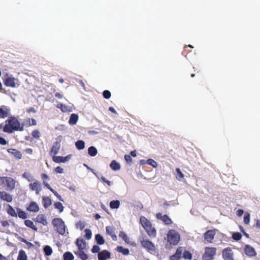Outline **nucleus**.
Masks as SVG:
<instances>
[{
  "label": "nucleus",
  "instance_id": "obj_1",
  "mask_svg": "<svg viewBox=\"0 0 260 260\" xmlns=\"http://www.w3.org/2000/svg\"><path fill=\"white\" fill-rule=\"evenodd\" d=\"M6 123L3 128L4 132L6 133H12L15 131H23V125L21 126L18 119L14 117H10L6 121Z\"/></svg>",
  "mask_w": 260,
  "mask_h": 260
},
{
  "label": "nucleus",
  "instance_id": "obj_2",
  "mask_svg": "<svg viewBox=\"0 0 260 260\" xmlns=\"http://www.w3.org/2000/svg\"><path fill=\"white\" fill-rule=\"evenodd\" d=\"M180 238V234L175 230H170L167 234V240L170 246L177 245Z\"/></svg>",
  "mask_w": 260,
  "mask_h": 260
},
{
  "label": "nucleus",
  "instance_id": "obj_3",
  "mask_svg": "<svg viewBox=\"0 0 260 260\" xmlns=\"http://www.w3.org/2000/svg\"><path fill=\"white\" fill-rule=\"evenodd\" d=\"M52 223L59 234L63 235L65 233L66 226L64 221L61 218H54L53 219Z\"/></svg>",
  "mask_w": 260,
  "mask_h": 260
},
{
  "label": "nucleus",
  "instance_id": "obj_4",
  "mask_svg": "<svg viewBox=\"0 0 260 260\" xmlns=\"http://www.w3.org/2000/svg\"><path fill=\"white\" fill-rule=\"evenodd\" d=\"M0 182L6 186L7 190H12L15 187L16 181L11 177H1Z\"/></svg>",
  "mask_w": 260,
  "mask_h": 260
},
{
  "label": "nucleus",
  "instance_id": "obj_5",
  "mask_svg": "<svg viewBox=\"0 0 260 260\" xmlns=\"http://www.w3.org/2000/svg\"><path fill=\"white\" fill-rule=\"evenodd\" d=\"M216 253V248L215 247H206L205 248V252L202 256L203 260H212Z\"/></svg>",
  "mask_w": 260,
  "mask_h": 260
},
{
  "label": "nucleus",
  "instance_id": "obj_6",
  "mask_svg": "<svg viewBox=\"0 0 260 260\" xmlns=\"http://www.w3.org/2000/svg\"><path fill=\"white\" fill-rule=\"evenodd\" d=\"M61 139L62 137L59 136L57 137V141L53 143V146L49 153L50 155H52V154H53V155H55L58 153L61 147L60 142L61 141Z\"/></svg>",
  "mask_w": 260,
  "mask_h": 260
},
{
  "label": "nucleus",
  "instance_id": "obj_7",
  "mask_svg": "<svg viewBox=\"0 0 260 260\" xmlns=\"http://www.w3.org/2000/svg\"><path fill=\"white\" fill-rule=\"evenodd\" d=\"M222 256L224 260H234V252L231 247L223 249Z\"/></svg>",
  "mask_w": 260,
  "mask_h": 260
},
{
  "label": "nucleus",
  "instance_id": "obj_8",
  "mask_svg": "<svg viewBox=\"0 0 260 260\" xmlns=\"http://www.w3.org/2000/svg\"><path fill=\"white\" fill-rule=\"evenodd\" d=\"M141 244L148 251H154L155 250L154 244L148 240L143 239L141 240Z\"/></svg>",
  "mask_w": 260,
  "mask_h": 260
},
{
  "label": "nucleus",
  "instance_id": "obj_9",
  "mask_svg": "<svg viewBox=\"0 0 260 260\" xmlns=\"http://www.w3.org/2000/svg\"><path fill=\"white\" fill-rule=\"evenodd\" d=\"M29 188L31 191H35L37 194H39L42 190V185L40 182L35 180L29 184Z\"/></svg>",
  "mask_w": 260,
  "mask_h": 260
},
{
  "label": "nucleus",
  "instance_id": "obj_10",
  "mask_svg": "<svg viewBox=\"0 0 260 260\" xmlns=\"http://www.w3.org/2000/svg\"><path fill=\"white\" fill-rule=\"evenodd\" d=\"M216 234L215 230H210L207 231L204 234V240L207 243H211L212 242Z\"/></svg>",
  "mask_w": 260,
  "mask_h": 260
},
{
  "label": "nucleus",
  "instance_id": "obj_11",
  "mask_svg": "<svg viewBox=\"0 0 260 260\" xmlns=\"http://www.w3.org/2000/svg\"><path fill=\"white\" fill-rule=\"evenodd\" d=\"M72 157L71 154L68 155L66 157L53 155L52 159L56 163H64L69 161Z\"/></svg>",
  "mask_w": 260,
  "mask_h": 260
},
{
  "label": "nucleus",
  "instance_id": "obj_12",
  "mask_svg": "<svg viewBox=\"0 0 260 260\" xmlns=\"http://www.w3.org/2000/svg\"><path fill=\"white\" fill-rule=\"evenodd\" d=\"M16 79L12 77H7L4 80V84L6 86L15 87Z\"/></svg>",
  "mask_w": 260,
  "mask_h": 260
},
{
  "label": "nucleus",
  "instance_id": "obj_13",
  "mask_svg": "<svg viewBox=\"0 0 260 260\" xmlns=\"http://www.w3.org/2000/svg\"><path fill=\"white\" fill-rule=\"evenodd\" d=\"M244 251H245V253L248 256H250V257L254 256L256 254V253L255 252L254 248L249 245H245V248H244Z\"/></svg>",
  "mask_w": 260,
  "mask_h": 260
},
{
  "label": "nucleus",
  "instance_id": "obj_14",
  "mask_svg": "<svg viewBox=\"0 0 260 260\" xmlns=\"http://www.w3.org/2000/svg\"><path fill=\"white\" fill-rule=\"evenodd\" d=\"M183 251V247H178L175 254L171 255L170 257V260H179L181 258L182 253Z\"/></svg>",
  "mask_w": 260,
  "mask_h": 260
},
{
  "label": "nucleus",
  "instance_id": "obj_15",
  "mask_svg": "<svg viewBox=\"0 0 260 260\" xmlns=\"http://www.w3.org/2000/svg\"><path fill=\"white\" fill-rule=\"evenodd\" d=\"M0 199L7 202H11L13 200L12 196L4 191H0Z\"/></svg>",
  "mask_w": 260,
  "mask_h": 260
},
{
  "label": "nucleus",
  "instance_id": "obj_16",
  "mask_svg": "<svg viewBox=\"0 0 260 260\" xmlns=\"http://www.w3.org/2000/svg\"><path fill=\"white\" fill-rule=\"evenodd\" d=\"M106 233L109 235L113 241L117 240V236L115 233V228L113 226H109L106 228Z\"/></svg>",
  "mask_w": 260,
  "mask_h": 260
},
{
  "label": "nucleus",
  "instance_id": "obj_17",
  "mask_svg": "<svg viewBox=\"0 0 260 260\" xmlns=\"http://www.w3.org/2000/svg\"><path fill=\"white\" fill-rule=\"evenodd\" d=\"M27 210L29 212L36 213L39 211V207L36 202L32 201L27 208Z\"/></svg>",
  "mask_w": 260,
  "mask_h": 260
},
{
  "label": "nucleus",
  "instance_id": "obj_18",
  "mask_svg": "<svg viewBox=\"0 0 260 260\" xmlns=\"http://www.w3.org/2000/svg\"><path fill=\"white\" fill-rule=\"evenodd\" d=\"M110 253L106 250H104L98 254V259L99 260H106L110 258Z\"/></svg>",
  "mask_w": 260,
  "mask_h": 260
},
{
  "label": "nucleus",
  "instance_id": "obj_19",
  "mask_svg": "<svg viewBox=\"0 0 260 260\" xmlns=\"http://www.w3.org/2000/svg\"><path fill=\"white\" fill-rule=\"evenodd\" d=\"M35 221L44 225H46L48 224L47 219L44 214H39L37 215Z\"/></svg>",
  "mask_w": 260,
  "mask_h": 260
},
{
  "label": "nucleus",
  "instance_id": "obj_20",
  "mask_svg": "<svg viewBox=\"0 0 260 260\" xmlns=\"http://www.w3.org/2000/svg\"><path fill=\"white\" fill-rule=\"evenodd\" d=\"M140 221L141 224L144 229H147L149 226L151 225L150 221L144 216H141L140 217Z\"/></svg>",
  "mask_w": 260,
  "mask_h": 260
},
{
  "label": "nucleus",
  "instance_id": "obj_21",
  "mask_svg": "<svg viewBox=\"0 0 260 260\" xmlns=\"http://www.w3.org/2000/svg\"><path fill=\"white\" fill-rule=\"evenodd\" d=\"M76 245L78 247V250H84L86 248V242L82 239H78L76 241Z\"/></svg>",
  "mask_w": 260,
  "mask_h": 260
},
{
  "label": "nucleus",
  "instance_id": "obj_22",
  "mask_svg": "<svg viewBox=\"0 0 260 260\" xmlns=\"http://www.w3.org/2000/svg\"><path fill=\"white\" fill-rule=\"evenodd\" d=\"M8 152L9 153L13 155L16 158L18 159H21L22 157V154L20 151L16 149H8Z\"/></svg>",
  "mask_w": 260,
  "mask_h": 260
},
{
  "label": "nucleus",
  "instance_id": "obj_23",
  "mask_svg": "<svg viewBox=\"0 0 260 260\" xmlns=\"http://www.w3.org/2000/svg\"><path fill=\"white\" fill-rule=\"evenodd\" d=\"M44 184L46 186L60 201H63L62 198L49 185L48 183L44 182Z\"/></svg>",
  "mask_w": 260,
  "mask_h": 260
},
{
  "label": "nucleus",
  "instance_id": "obj_24",
  "mask_svg": "<svg viewBox=\"0 0 260 260\" xmlns=\"http://www.w3.org/2000/svg\"><path fill=\"white\" fill-rule=\"evenodd\" d=\"M145 230L149 236L151 237H155L156 236V230L151 225Z\"/></svg>",
  "mask_w": 260,
  "mask_h": 260
},
{
  "label": "nucleus",
  "instance_id": "obj_25",
  "mask_svg": "<svg viewBox=\"0 0 260 260\" xmlns=\"http://www.w3.org/2000/svg\"><path fill=\"white\" fill-rule=\"evenodd\" d=\"M75 253L76 255L82 260H86L88 258V255L83 251V250H78Z\"/></svg>",
  "mask_w": 260,
  "mask_h": 260
},
{
  "label": "nucleus",
  "instance_id": "obj_26",
  "mask_svg": "<svg viewBox=\"0 0 260 260\" xmlns=\"http://www.w3.org/2000/svg\"><path fill=\"white\" fill-rule=\"evenodd\" d=\"M110 168L114 171H118L120 169V165L116 161L113 160L110 164Z\"/></svg>",
  "mask_w": 260,
  "mask_h": 260
},
{
  "label": "nucleus",
  "instance_id": "obj_27",
  "mask_svg": "<svg viewBox=\"0 0 260 260\" xmlns=\"http://www.w3.org/2000/svg\"><path fill=\"white\" fill-rule=\"evenodd\" d=\"M176 178L177 180L179 181H183L184 179V174L181 171L180 169L179 168L176 169Z\"/></svg>",
  "mask_w": 260,
  "mask_h": 260
},
{
  "label": "nucleus",
  "instance_id": "obj_28",
  "mask_svg": "<svg viewBox=\"0 0 260 260\" xmlns=\"http://www.w3.org/2000/svg\"><path fill=\"white\" fill-rule=\"evenodd\" d=\"M78 120V116L76 114H72L71 115L69 123L71 125H74L76 124Z\"/></svg>",
  "mask_w": 260,
  "mask_h": 260
},
{
  "label": "nucleus",
  "instance_id": "obj_29",
  "mask_svg": "<svg viewBox=\"0 0 260 260\" xmlns=\"http://www.w3.org/2000/svg\"><path fill=\"white\" fill-rule=\"evenodd\" d=\"M22 177L31 183L35 180L34 176L28 172H24L22 175Z\"/></svg>",
  "mask_w": 260,
  "mask_h": 260
},
{
  "label": "nucleus",
  "instance_id": "obj_30",
  "mask_svg": "<svg viewBox=\"0 0 260 260\" xmlns=\"http://www.w3.org/2000/svg\"><path fill=\"white\" fill-rule=\"evenodd\" d=\"M120 205L119 200H113L110 202V207L112 209H118Z\"/></svg>",
  "mask_w": 260,
  "mask_h": 260
},
{
  "label": "nucleus",
  "instance_id": "obj_31",
  "mask_svg": "<svg viewBox=\"0 0 260 260\" xmlns=\"http://www.w3.org/2000/svg\"><path fill=\"white\" fill-rule=\"evenodd\" d=\"M24 223L26 226L31 229L35 231H37L38 230L37 228L35 225L34 222L30 220H25L24 221Z\"/></svg>",
  "mask_w": 260,
  "mask_h": 260
},
{
  "label": "nucleus",
  "instance_id": "obj_32",
  "mask_svg": "<svg viewBox=\"0 0 260 260\" xmlns=\"http://www.w3.org/2000/svg\"><path fill=\"white\" fill-rule=\"evenodd\" d=\"M88 153L91 156H95L98 153L96 148L94 146H90L88 149Z\"/></svg>",
  "mask_w": 260,
  "mask_h": 260
},
{
  "label": "nucleus",
  "instance_id": "obj_33",
  "mask_svg": "<svg viewBox=\"0 0 260 260\" xmlns=\"http://www.w3.org/2000/svg\"><path fill=\"white\" fill-rule=\"evenodd\" d=\"M85 142L82 140H78L75 142V146L78 150H82L85 148Z\"/></svg>",
  "mask_w": 260,
  "mask_h": 260
},
{
  "label": "nucleus",
  "instance_id": "obj_34",
  "mask_svg": "<svg viewBox=\"0 0 260 260\" xmlns=\"http://www.w3.org/2000/svg\"><path fill=\"white\" fill-rule=\"evenodd\" d=\"M17 214L19 218H22L23 219H25L27 218V215L25 212L21 210V209H20L19 208H18L17 209Z\"/></svg>",
  "mask_w": 260,
  "mask_h": 260
},
{
  "label": "nucleus",
  "instance_id": "obj_35",
  "mask_svg": "<svg viewBox=\"0 0 260 260\" xmlns=\"http://www.w3.org/2000/svg\"><path fill=\"white\" fill-rule=\"evenodd\" d=\"M43 206L45 208H47L52 203L51 200L49 197H43Z\"/></svg>",
  "mask_w": 260,
  "mask_h": 260
},
{
  "label": "nucleus",
  "instance_id": "obj_36",
  "mask_svg": "<svg viewBox=\"0 0 260 260\" xmlns=\"http://www.w3.org/2000/svg\"><path fill=\"white\" fill-rule=\"evenodd\" d=\"M117 250L119 252H120L125 255H127L129 253V249L127 248H123L122 246H118Z\"/></svg>",
  "mask_w": 260,
  "mask_h": 260
},
{
  "label": "nucleus",
  "instance_id": "obj_37",
  "mask_svg": "<svg viewBox=\"0 0 260 260\" xmlns=\"http://www.w3.org/2000/svg\"><path fill=\"white\" fill-rule=\"evenodd\" d=\"M27 255L24 250H21L19 251L17 260H27Z\"/></svg>",
  "mask_w": 260,
  "mask_h": 260
},
{
  "label": "nucleus",
  "instance_id": "obj_38",
  "mask_svg": "<svg viewBox=\"0 0 260 260\" xmlns=\"http://www.w3.org/2000/svg\"><path fill=\"white\" fill-rule=\"evenodd\" d=\"M119 236L121 237L125 243L128 244L130 243V240L127 235L124 232L122 231L120 232Z\"/></svg>",
  "mask_w": 260,
  "mask_h": 260
},
{
  "label": "nucleus",
  "instance_id": "obj_39",
  "mask_svg": "<svg viewBox=\"0 0 260 260\" xmlns=\"http://www.w3.org/2000/svg\"><path fill=\"white\" fill-rule=\"evenodd\" d=\"M97 243L99 245H103L105 243V240L103 236L100 234H97L95 237Z\"/></svg>",
  "mask_w": 260,
  "mask_h": 260
},
{
  "label": "nucleus",
  "instance_id": "obj_40",
  "mask_svg": "<svg viewBox=\"0 0 260 260\" xmlns=\"http://www.w3.org/2000/svg\"><path fill=\"white\" fill-rule=\"evenodd\" d=\"M7 212L11 216L17 217V213L16 212L15 210L10 205H8Z\"/></svg>",
  "mask_w": 260,
  "mask_h": 260
},
{
  "label": "nucleus",
  "instance_id": "obj_41",
  "mask_svg": "<svg viewBox=\"0 0 260 260\" xmlns=\"http://www.w3.org/2000/svg\"><path fill=\"white\" fill-rule=\"evenodd\" d=\"M74 258V255L70 252H66L63 254L64 260H73Z\"/></svg>",
  "mask_w": 260,
  "mask_h": 260
},
{
  "label": "nucleus",
  "instance_id": "obj_42",
  "mask_svg": "<svg viewBox=\"0 0 260 260\" xmlns=\"http://www.w3.org/2000/svg\"><path fill=\"white\" fill-rule=\"evenodd\" d=\"M44 251L46 255L49 256L52 253V249L50 246L46 245L44 248Z\"/></svg>",
  "mask_w": 260,
  "mask_h": 260
},
{
  "label": "nucleus",
  "instance_id": "obj_43",
  "mask_svg": "<svg viewBox=\"0 0 260 260\" xmlns=\"http://www.w3.org/2000/svg\"><path fill=\"white\" fill-rule=\"evenodd\" d=\"M146 164L152 166L154 168H156L158 166L156 161L150 158L146 160Z\"/></svg>",
  "mask_w": 260,
  "mask_h": 260
},
{
  "label": "nucleus",
  "instance_id": "obj_44",
  "mask_svg": "<svg viewBox=\"0 0 260 260\" xmlns=\"http://www.w3.org/2000/svg\"><path fill=\"white\" fill-rule=\"evenodd\" d=\"M54 206L56 209L59 210V211L60 213L63 211L64 207H63L62 204L60 202L55 203L54 204Z\"/></svg>",
  "mask_w": 260,
  "mask_h": 260
},
{
  "label": "nucleus",
  "instance_id": "obj_45",
  "mask_svg": "<svg viewBox=\"0 0 260 260\" xmlns=\"http://www.w3.org/2000/svg\"><path fill=\"white\" fill-rule=\"evenodd\" d=\"M162 221L166 224H170L172 223V220L167 215H164L163 216V218L162 219Z\"/></svg>",
  "mask_w": 260,
  "mask_h": 260
},
{
  "label": "nucleus",
  "instance_id": "obj_46",
  "mask_svg": "<svg viewBox=\"0 0 260 260\" xmlns=\"http://www.w3.org/2000/svg\"><path fill=\"white\" fill-rule=\"evenodd\" d=\"M232 238L236 241H239L241 239L242 235L239 232L233 233L232 234Z\"/></svg>",
  "mask_w": 260,
  "mask_h": 260
},
{
  "label": "nucleus",
  "instance_id": "obj_47",
  "mask_svg": "<svg viewBox=\"0 0 260 260\" xmlns=\"http://www.w3.org/2000/svg\"><path fill=\"white\" fill-rule=\"evenodd\" d=\"M183 256L185 259H191L192 254L188 251H185L183 253Z\"/></svg>",
  "mask_w": 260,
  "mask_h": 260
},
{
  "label": "nucleus",
  "instance_id": "obj_48",
  "mask_svg": "<svg viewBox=\"0 0 260 260\" xmlns=\"http://www.w3.org/2000/svg\"><path fill=\"white\" fill-rule=\"evenodd\" d=\"M76 226L77 229L82 230L85 226V223L83 221H80L76 223Z\"/></svg>",
  "mask_w": 260,
  "mask_h": 260
},
{
  "label": "nucleus",
  "instance_id": "obj_49",
  "mask_svg": "<svg viewBox=\"0 0 260 260\" xmlns=\"http://www.w3.org/2000/svg\"><path fill=\"white\" fill-rule=\"evenodd\" d=\"M85 233V237L87 240H90L91 238L92 233L90 230L85 229L84 231Z\"/></svg>",
  "mask_w": 260,
  "mask_h": 260
},
{
  "label": "nucleus",
  "instance_id": "obj_50",
  "mask_svg": "<svg viewBox=\"0 0 260 260\" xmlns=\"http://www.w3.org/2000/svg\"><path fill=\"white\" fill-rule=\"evenodd\" d=\"M244 222L245 224H249L250 222V214L246 213L244 216Z\"/></svg>",
  "mask_w": 260,
  "mask_h": 260
},
{
  "label": "nucleus",
  "instance_id": "obj_51",
  "mask_svg": "<svg viewBox=\"0 0 260 260\" xmlns=\"http://www.w3.org/2000/svg\"><path fill=\"white\" fill-rule=\"evenodd\" d=\"M8 116V113L0 108V118H5Z\"/></svg>",
  "mask_w": 260,
  "mask_h": 260
},
{
  "label": "nucleus",
  "instance_id": "obj_52",
  "mask_svg": "<svg viewBox=\"0 0 260 260\" xmlns=\"http://www.w3.org/2000/svg\"><path fill=\"white\" fill-rule=\"evenodd\" d=\"M103 96L106 99H109L111 95V92L109 90H104L103 92Z\"/></svg>",
  "mask_w": 260,
  "mask_h": 260
},
{
  "label": "nucleus",
  "instance_id": "obj_53",
  "mask_svg": "<svg viewBox=\"0 0 260 260\" xmlns=\"http://www.w3.org/2000/svg\"><path fill=\"white\" fill-rule=\"evenodd\" d=\"M71 108H70L68 106H67L64 105H62V106H61V108L60 109L61 111L63 112H70L71 111Z\"/></svg>",
  "mask_w": 260,
  "mask_h": 260
},
{
  "label": "nucleus",
  "instance_id": "obj_54",
  "mask_svg": "<svg viewBox=\"0 0 260 260\" xmlns=\"http://www.w3.org/2000/svg\"><path fill=\"white\" fill-rule=\"evenodd\" d=\"M67 186L71 190L74 191V192L76 191L78 189V187L75 184H70L69 185H68Z\"/></svg>",
  "mask_w": 260,
  "mask_h": 260
},
{
  "label": "nucleus",
  "instance_id": "obj_55",
  "mask_svg": "<svg viewBox=\"0 0 260 260\" xmlns=\"http://www.w3.org/2000/svg\"><path fill=\"white\" fill-rule=\"evenodd\" d=\"M100 247L98 245H94L91 249V251L92 253H97L99 252L100 250Z\"/></svg>",
  "mask_w": 260,
  "mask_h": 260
},
{
  "label": "nucleus",
  "instance_id": "obj_56",
  "mask_svg": "<svg viewBox=\"0 0 260 260\" xmlns=\"http://www.w3.org/2000/svg\"><path fill=\"white\" fill-rule=\"evenodd\" d=\"M84 166H85L87 169L89 170H90L94 175H95V176L98 178V179H100V177L99 176V175L94 171V170L92 169H91V168H90L89 167H88L87 165L86 164H84Z\"/></svg>",
  "mask_w": 260,
  "mask_h": 260
},
{
  "label": "nucleus",
  "instance_id": "obj_57",
  "mask_svg": "<svg viewBox=\"0 0 260 260\" xmlns=\"http://www.w3.org/2000/svg\"><path fill=\"white\" fill-rule=\"evenodd\" d=\"M32 136L35 138H39L40 136V132L37 130L34 131L32 132Z\"/></svg>",
  "mask_w": 260,
  "mask_h": 260
},
{
  "label": "nucleus",
  "instance_id": "obj_58",
  "mask_svg": "<svg viewBox=\"0 0 260 260\" xmlns=\"http://www.w3.org/2000/svg\"><path fill=\"white\" fill-rule=\"evenodd\" d=\"M101 180H102L103 182H104L106 183L108 186H111V185H112V182H110V181H109V180H107V179H106V178H105V177H103V176H102V177H101Z\"/></svg>",
  "mask_w": 260,
  "mask_h": 260
},
{
  "label": "nucleus",
  "instance_id": "obj_59",
  "mask_svg": "<svg viewBox=\"0 0 260 260\" xmlns=\"http://www.w3.org/2000/svg\"><path fill=\"white\" fill-rule=\"evenodd\" d=\"M124 159L127 163L132 164V158L131 156L129 155H125Z\"/></svg>",
  "mask_w": 260,
  "mask_h": 260
},
{
  "label": "nucleus",
  "instance_id": "obj_60",
  "mask_svg": "<svg viewBox=\"0 0 260 260\" xmlns=\"http://www.w3.org/2000/svg\"><path fill=\"white\" fill-rule=\"evenodd\" d=\"M55 171L56 173H60V174H62L63 173V169L60 167H57L55 169Z\"/></svg>",
  "mask_w": 260,
  "mask_h": 260
},
{
  "label": "nucleus",
  "instance_id": "obj_61",
  "mask_svg": "<svg viewBox=\"0 0 260 260\" xmlns=\"http://www.w3.org/2000/svg\"><path fill=\"white\" fill-rule=\"evenodd\" d=\"M0 144L2 145H5L7 144V142L4 138L0 137Z\"/></svg>",
  "mask_w": 260,
  "mask_h": 260
},
{
  "label": "nucleus",
  "instance_id": "obj_62",
  "mask_svg": "<svg viewBox=\"0 0 260 260\" xmlns=\"http://www.w3.org/2000/svg\"><path fill=\"white\" fill-rule=\"evenodd\" d=\"M244 213V211L242 209H239L237 211V215L239 217L241 216Z\"/></svg>",
  "mask_w": 260,
  "mask_h": 260
},
{
  "label": "nucleus",
  "instance_id": "obj_63",
  "mask_svg": "<svg viewBox=\"0 0 260 260\" xmlns=\"http://www.w3.org/2000/svg\"><path fill=\"white\" fill-rule=\"evenodd\" d=\"M1 224L3 226H5V227L8 226L9 225V223L8 221H2Z\"/></svg>",
  "mask_w": 260,
  "mask_h": 260
},
{
  "label": "nucleus",
  "instance_id": "obj_64",
  "mask_svg": "<svg viewBox=\"0 0 260 260\" xmlns=\"http://www.w3.org/2000/svg\"><path fill=\"white\" fill-rule=\"evenodd\" d=\"M164 215H162L161 213H158L156 214V216L158 219H161L162 220Z\"/></svg>",
  "mask_w": 260,
  "mask_h": 260
}]
</instances>
